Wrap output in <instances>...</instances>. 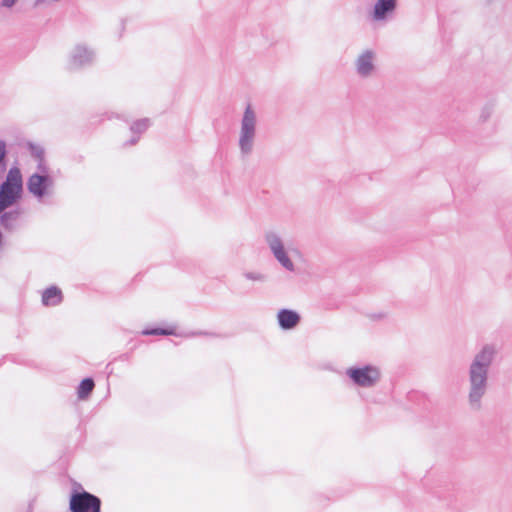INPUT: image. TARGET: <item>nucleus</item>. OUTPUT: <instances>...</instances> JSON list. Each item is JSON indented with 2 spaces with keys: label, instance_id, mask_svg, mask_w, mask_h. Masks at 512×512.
Masks as SVG:
<instances>
[{
  "label": "nucleus",
  "instance_id": "obj_1",
  "mask_svg": "<svg viewBox=\"0 0 512 512\" xmlns=\"http://www.w3.org/2000/svg\"><path fill=\"white\" fill-rule=\"evenodd\" d=\"M497 355L493 344H485L471 359L467 369V403L472 411H480L489 388V372Z\"/></svg>",
  "mask_w": 512,
  "mask_h": 512
},
{
  "label": "nucleus",
  "instance_id": "obj_2",
  "mask_svg": "<svg viewBox=\"0 0 512 512\" xmlns=\"http://www.w3.org/2000/svg\"><path fill=\"white\" fill-rule=\"evenodd\" d=\"M264 242L275 261L287 272L295 273L297 265L295 258L301 257V251L288 245L283 236L275 230H268L264 234Z\"/></svg>",
  "mask_w": 512,
  "mask_h": 512
},
{
  "label": "nucleus",
  "instance_id": "obj_3",
  "mask_svg": "<svg viewBox=\"0 0 512 512\" xmlns=\"http://www.w3.org/2000/svg\"><path fill=\"white\" fill-rule=\"evenodd\" d=\"M258 124L257 109L251 103H247L240 119L237 141L240 154L243 157L251 155L254 150Z\"/></svg>",
  "mask_w": 512,
  "mask_h": 512
},
{
  "label": "nucleus",
  "instance_id": "obj_4",
  "mask_svg": "<svg viewBox=\"0 0 512 512\" xmlns=\"http://www.w3.org/2000/svg\"><path fill=\"white\" fill-rule=\"evenodd\" d=\"M27 190L38 201L54 194L55 178L47 161L37 163L36 170L27 179Z\"/></svg>",
  "mask_w": 512,
  "mask_h": 512
},
{
  "label": "nucleus",
  "instance_id": "obj_5",
  "mask_svg": "<svg viewBox=\"0 0 512 512\" xmlns=\"http://www.w3.org/2000/svg\"><path fill=\"white\" fill-rule=\"evenodd\" d=\"M22 191L23 180L20 169L12 167L0 186V214L21 198Z\"/></svg>",
  "mask_w": 512,
  "mask_h": 512
},
{
  "label": "nucleus",
  "instance_id": "obj_6",
  "mask_svg": "<svg viewBox=\"0 0 512 512\" xmlns=\"http://www.w3.org/2000/svg\"><path fill=\"white\" fill-rule=\"evenodd\" d=\"M345 374L354 386L364 389L375 387L381 379V371L375 365L351 366Z\"/></svg>",
  "mask_w": 512,
  "mask_h": 512
},
{
  "label": "nucleus",
  "instance_id": "obj_7",
  "mask_svg": "<svg viewBox=\"0 0 512 512\" xmlns=\"http://www.w3.org/2000/svg\"><path fill=\"white\" fill-rule=\"evenodd\" d=\"M95 50L86 43L75 44L68 53L66 66L70 71H76L92 65L95 61Z\"/></svg>",
  "mask_w": 512,
  "mask_h": 512
},
{
  "label": "nucleus",
  "instance_id": "obj_8",
  "mask_svg": "<svg viewBox=\"0 0 512 512\" xmlns=\"http://www.w3.org/2000/svg\"><path fill=\"white\" fill-rule=\"evenodd\" d=\"M69 508L71 512H100L101 500L86 491H74L70 496Z\"/></svg>",
  "mask_w": 512,
  "mask_h": 512
},
{
  "label": "nucleus",
  "instance_id": "obj_9",
  "mask_svg": "<svg viewBox=\"0 0 512 512\" xmlns=\"http://www.w3.org/2000/svg\"><path fill=\"white\" fill-rule=\"evenodd\" d=\"M356 74L361 79H369L377 73V52L373 49L362 50L354 60Z\"/></svg>",
  "mask_w": 512,
  "mask_h": 512
},
{
  "label": "nucleus",
  "instance_id": "obj_10",
  "mask_svg": "<svg viewBox=\"0 0 512 512\" xmlns=\"http://www.w3.org/2000/svg\"><path fill=\"white\" fill-rule=\"evenodd\" d=\"M397 8V0H376L371 17L375 22H385L394 14Z\"/></svg>",
  "mask_w": 512,
  "mask_h": 512
},
{
  "label": "nucleus",
  "instance_id": "obj_11",
  "mask_svg": "<svg viewBox=\"0 0 512 512\" xmlns=\"http://www.w3.org/2000/svg\"><path fill=\"white\" fill-rule=\"evenodd\" d=\"M277 320L283 330H290L299 324L300 315L294 310L281 309L277 314Z\"/></svg>",
  "mask_w": 512,
  "mask_h": 512
},
{
  "label": "nucleus",
  "instance_id": "obj_12",
  "mask_svg": "<svg viewBox=\"0 0 512 512\" xmlns=\"http://www.w3.org/2000/svg\"><path fill=\"white\" fill-rule=\"evenodd\" d=\"M63 301V294L57 286H50L42 292L41 302L46 307L58 306Z\"/></svg>",
  "mask_w": 512,
  "mask_h": 512
},
{
  "label": "nucleus",
  "instance_id": "obj_13",
  "mask_svg": "<svg viewBox=\"0 0 512 512\" xmlns=\"http://www.w3.org/2000/svg\"><path fill=\"white\" fill-rule=\"evenodd\" d=\"M0 215V223L2 226L6 229H13L20 218L21 211L19 209L8 212L3 211Z\"/></svg>",
  "mask_w": 512,
  "mask_h": 512
},
{
  "label": "nucleus",
  "instance_id": "obj_14",
  "mask_svg": "<svg viewBox=\"0 0 512 512\" xmlns=\"http://www.w3.org/2000/svg\"><path fill=\"white\" fill-rule=\"evenodd\" d=\"M94 386V381L91 378L82 380L77 392L79 399H86L93 391Z\"/></svg>",
  "mask_w": 512,
  "mask_h": 512
},
{
  "label": "nucleus",
  "instance_id": "obj_15",
  "mask_svg": "<svg viewBox=\"0 0 512 512\" xmlns=\"http://www.w3.org/2000/svg\"><path fill=\"white\" fill-rule=\"evenodd\" d=\"M149 127H150V120L148 118H143V119L134 121L130 126V130L133 134L140 135V134L144 133Z\"/></svg>",
  "mask_w": 512,
  "mask_h": 512
},
{
  "label": "nucleus",
  "instance_id": "obj_16",
  "mask_svg": "<svg viewBox=\"0 0 512 512\" xmlns=\"http://www.w3.org/2000/svg\"><path fill=\"white\" fill-rule=\"evenodd\" d=\"M243 277L250 282L263 283L267 280V276L264 273L256 270H248L243 272Z\"/></svg>",
  "mask_w": 512,
  "mask_h": 512
},
{
  "label": "nucleus",
  "instance_id": "obj_17",
  "mask_svg": "<svg viewBox=\"0 0 512 512\" xmlns=\"http://www.w3.org/2000/svg\"><path fill=\"white\" fill-rule=\"evenodd\" d=\"M142 335L149 336V335H176L175 328H155V329H145L141 332Z\"/></svg>",
  "mask_w": 512,
  "mask_h": 512
},
{
  "label": "nucleus",
  "instance_id": "obj_18",
  "mask_svg": "<svg viewBox=\"0 0 512 512\" xmlns=\"http://www.w3.org/2000/svg\"><path fill=\"white\" fill-rule=\"evenodd\" d=\"M31 154L32 156L37 159L38 163H41L42 161H46L44 159V150L40 146L31 145Z\"/></svg>",
  "mask_w": 512,
  "mask_h": 512
},
{
  "label": "nucleus",
  "instance_id": "obj_19",
  "mask_svg": "<svg viewBox=\"0 0 512 512\" xmlns=\"http://www.w3.org/2000/svg\"><path fill=\"white\" fill-rule=\"evenodd\" d=\"M493 112V107L491 105H485L480 112L479 118L482 122H486Z\"/></svg>",
  "mask_w": 512,
  "mask_h": 512
},
{
  "label": "nucleus",
  "instance_id": "obj_20",
  "mask_svg": "<svg viewBox=\"0 0 512 512\" xmlns=\"http://www.w3.org/2000/svg\"><path fill=\"white\" fill-rule=\"evenodd\" d=\"M6 143L2 140H0V171H2L4 167V160L6 157Z\"/></svg>",
  "mask_w": 512,
  "mask_h": 512
},
{
  "label": "nucleus",
  "instance_id": "obj_21",
  "mask_svg": "<svg viewBox=\"0 0 512 512\" xmlns=\"http://www.w3.org/2000/svg\"><path fill=\"white\" fill-rule=\"evenodd\" d=\"M19 0H1V7L10 9L12 8Z\"/></svg>",
  "mask_w": 512,
  "mask_h": 512
},
{
  "label": "nucleus",
  "instance_id": "obj_22",
  "mask_svg": "<svg viewBox=\"0 0 512 512\" xmlns=\"http://www.w3.org/2000/svg\"><path fill=\"white\" fill-rule=\"evenodd\" d=\"M203 334H204L203 332H191V333L186 334L185 336L186 337H194V336H200Z\"/></svg>",
  "mask_w": 512,
  "mask_h": 512
},
{
  "label": "nucleus",
  "instance_id": "obj_23",
  "mask_svg": "<svg viewBox=\"0 0 512 512\" xmlns=\"http://www.w3.org/2000/svg\"><path fill=\"white\" fill-rule=\"evenodd\" d=\"M138 140H139V136L138 137H132L131 140H130V144L134 145V144H136L138 142Z\"/></svg>",
  "mask_w": 512,
  "mask_h": 512
}]
</instances>
